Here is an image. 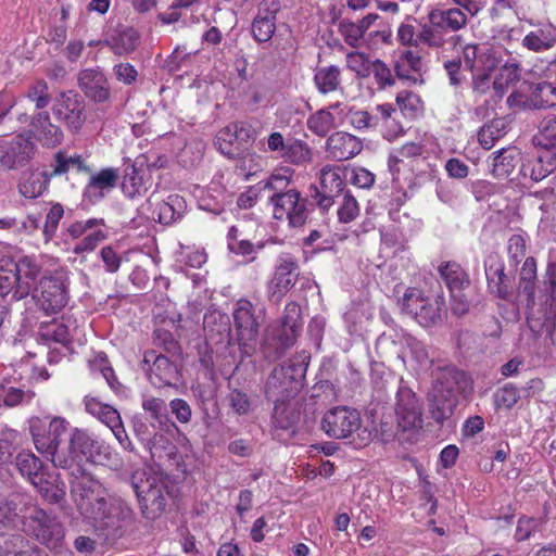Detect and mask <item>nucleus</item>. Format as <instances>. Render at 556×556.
<instances>
[{
  "label": "nucleus",
  "instance_id": "f257e3e1",
  "mask_svg": "<svg viewBox=\"0 0 556 556\" xmlns=\"http://www.w3.org/2000/svg\"><path fill=\"white\" fill-rule=\"evenodd\" d=\"M80 476L71 482V493L80 514L102 530H116L129 519L131 509L123 502L108 496L101 483L80 468Z\"/></svg>",
  "mask_w": 556,
  "mask_h": 556
},
{
  "label": "nucleus",
  "instance_id": "f03ea898",
  "mask_svg": "<svg viewBox=\"0 0 556 556\" xmlns=\"http://www.w3.org/2000/svg\"><path fill=\"white\" fill-rule=\"evenodd\" d=\"M470 389V379L464 371L452 367L439 369L429 400L431 418L442 425L454 414L459 397Z\"/></svg>",
  "mask_w": 556,
  "mask_h": 556
},
{
  "label": "nucleus",
  "instance_id": "7ed1b4c3",
  "mask_svg": "<svg viewBox=\"0 0 556 556\" xmlns=\"http://www.w3.org/2000/svg\"><path fill=\"white\" fill-rule=\"evenodd\" d=\"M290 177L273 174L264 180L263 189L271 191L269 203L273 205L274 218L288 219L290 226L301 227L305 224L308 210L307 200L296 189H288Z\"/></svg>",
  "mask_w": 556,
  "mask_h": 556
},
{
  "label": "nucleus",
  "instance_id": "20e7f679",
  "mask_svg": "<svg viewBox=\"0 0 556 556\" xmlns=\"http://www.w3.org/2000/svg\"><path fill=\"white\" fill-rule=\"evenodd\" d=\"M70 422L63 417H53L47 426L39 417L29 419V432L36 450L48 458L53 466L71 468V458L66 446H61L62 435Z\"/></svg>",
  "mask_w": 556,
  "mask_h": 556
},
{
  "label": "nucleus",
  "instance_id": "39448f33",
  "mask_svg": "<svg viewBox=\"0 0 556 556\" xmlns=\"http://www.w3.org/2000/svg\"><path fill=\"white\" fill-rule=\"evenodd\" d=\"M321 429L329 438L350 439L355 447H364L372 439L371 431L362 425L359 412L348 406H336L327 410L321 419Z\"/></svg>",
  "mask_w": 556,
  "mask_h": 556
},
{
  "label": "nucleus",
  "instance_id": "423d86ee",
  "mask_svg": "<svg viewBox=\"0 0 556 556\" xmlns=\"http://www.w3.org/2000/svg\"><path fill=\"white\" fill-rule=\"evenodd\" d=\"M18 513L23 514V529L26 534L34 536L50 549L62 547L64 528L55 517L33 504L30 498L18 509Z\"/></svg>",
  "mask_w": 556,
  "mask_h": 556
},
{
  "label": "nucleus",
  "instance_id": "0eeeda50",
  "mask_svg": "<svg viewBox=\"0 0 556 556\" xmlns=\"http://www.w3.org/2000/svg\"><path fill=\"white\" fill-rule=\"evenodd\" d=\"M307 365L303 361H290L276 367L265 386L268 401L293 400L303 388Z\"/></svg>",
  "mask_w": 556,
  "mask_h": 556
},
{
  "label": "nucleus",
  "instance_id": "6e6552de",
  "mask_svg": "<svg viewBox=\"0 0 556 556\" xmlns=\"http://www.w3.org/2000/svg\"><path fill=\"white\" fill-rule=\"evenodd\" d=\"M265 307L258 303H252L248 299H240L232 311L233 327L236 331L235 341L245 354L257 341L260 330L265 321Z\"/></svg>",
  "mask_w": 556,
  "mask_h": 556
},
{
  "label": "nucleus",
  "instance_id": "1a4fd4ad",
  "mask_svg": "<svg viewBox=\"0 0 556 556\" xmlns=\"http://www.w3.org/2000/svg\"><path fill=\"white\" fill-rule=\"evenodd\" d=\"M402 312L413 317L422 327L441 323L446 315L442 295H427L417 288H408L401 301Z\"/></svg>",
  "mask_w": 556,
  "mask_h": 556
},
{
  "label": "nucleus",
  "instance_id": "9d476101",
  "mask_svg": "<svg viewBox=\"0 0 556 556\" xmlns=\"http://www.w3.org/2000/svg\"><path fill=\"white\" fill-rule=\"evenodd\" d=\"M386 388L395 390L394 412L397 427L402 431L421 427V402L403 379L386 380Z\"/></svg>",
  "mask_w": 556,
  "mask_h": 556
},
{
  "label": "nucleus",
  "instance_id": "9b49d317",
  "mask_svg": "<svg viewBox=\"0 0 556 556\" xmlns=\"http://www.w3.org/2000/svg\"><path fill=\"white\" fill-rule=\"evenodd\" d=\"M438 269L450 290L453 314L465 315L469 311L473 291L468 274L456 262L442 263Z\"/></svg>",
  "mask_w": 556,
  "mask_h": 556
},
{
  "label": "nucleus",
  "instance_id": "f8f14e48",
  "mask_svg": "<svg viewBox=\"0 0 556 556\" xmlns=\"http://www.w3.org/2000/svg\"><path fill=\"white\" fill-rule=\"evenodd\" d=\"M132 488L138 497L142 515L153 520L162 515L166 507V485L156 475L132 478Z\"/></svg>",
  "mask_w": 556,
  "mask_h": 556
},
{
  "label": "nucleus",
  "instance_id": "ddd939ff",
  "mask_svg": "<svg viewBox=\"0 0 556 556\" xmlns=\"http://www.w3.org/2000/svg\"><path fill=\"white\" fill-rule=\"evenodd\" d=\"M516 268L506 269L505 263L497 252H491L484 258V273L488 288L496 298L511 300L516 290Z\"/></svg>",
  "mask_w": 556,
  "mask_h": 556
},
{
  "label": "nucleus",
  "instance_id": "4468645a",
  "mask_svg": "<svg viewBox=\"0 0 556 556\" xmlns=\"http://www.w3.org/2000/svg\"><path fill=\"white\" fill-rule=\"evenodd\" d=\"M35 291L34 298L47 315L62 311L70 299L67 279L63 275L42 277Z\"/></svg>",
  "mask_w": 556,
  "mask_h": 556
},
{
  "label": "nucleus",
  "instance_id": "2eb2a0df",
  "mask_svg": "<svg viewBox=\"0 0 556 556\" xmlns=\"http://www.w3.org/2000/svg\"><path fill=\"white\" fill-rule=\"evenodd\" d=\"M302 325L303 320L300 305L295 302L288 303L281 318L279 345L271 351L268 343H264L262 349L265 358L268 361H277L282 357L286 349L294 344L302 329Z\"/></svg>",
  "mask_w": 556,
  "mask_h": 556
},
{
  "label": "nucleus",
  "instance_id": "dca6fc26",
  "mask_svg": "<svg viewBox=\"0 0 556 556\" xmlns=\"http://www.w3.org/2000/svg\"><path fill=\"white\" fill-rule=\"evenodd\" d=\"M52 111L56 119L72 132H78L87 119L86 102L75 90L61 92Z\"/></svg>",
  "mask_w": 556,
  "mask_h": 556
},
{
  "label": "nucleus",
  "instance_id": "f3484780",
  "mask_svg": "<svg viewBox=\"0 0 556 556\" xmlns=\"http://www.w3.org/2000/svg\"><path fill=\"white\" fill-rule=\"evenodd\" d=\"M132 431L153 459H162L164 456L169 455L170 453L166 452L168 446L174 448L169 440L161 433L162 430L159 428V425L152 420L135 416L132 419Z\"/></svg>",
  "mask_w": 556,
  "mask_h": 556
},
{
  "label": "nucleus",
  "instance_id": "a211bd4d",
  "mask_svg": "<svg viewBox=\"0 0 556 556\" xmlns=\"http://www.w3.org/2000/svg\"><path fill=\"white\" fill-rule=\"evenodd\" d=\"M344 187V172L339 167L326 166L320 173V189L315 187L311 197L323 211H328L333 205L334 199L346 191Z\"/></svg>",
  "mask_w": 556,
  "mask_h": 556
},
{
  "label": "nucleus",
  "instance_id": "6ab92c4d",
  "mask_svg": "<svg viewBox=\"0 0 556 556\" xmlns=\"http://www.w3.org/2000/svg\"><path fill=\"white\" fill-rule=\"evenodd\" d=\"M35 143L17 135L11 140H0V167L15 169L25 166L34 156Z\"/></svg>",
  "mask_w": 556,
  "mask_h": 556
},
{
  "label": "nucleus",
  "instance_id": "aec40b11",
  "mask_svg": "<svg viewBox=\"0 0 556 556\" xmlns=\"http://www.w3.org/2000/svg\"><path fill=\"white\" fill-rule=\"evenodd\" d=\"M77 85L91 102L96 104L111 102V85L99 67L80 70L77 74Z\"/></svg>",
  "mask_w": 556,
  "mask_h": 556
},
{
  "label": "nucleus",
  "instance_id": "412c9836",
  "mask_svg": "<svg viewBox=\"0 0 556 556\" xmlns=\"http://www.w3.org/2000/svg\"><path fill=\"white\" fill-rule=\"evenodd\" d=\"M142 363L148 366L149 380L156 387L172 386L179 379L177 365L167 355L146 351Z\"/></svg>",
  "mask_w": 556,
  "mask_h": 556
},
{
  "label": "nucleus",
  "instance_id": "4be33fe9",
  "mask_svg": "<svg viewBox=\"0 0 556 556\" xmlns=\"http://www.w3.org/2000/svg\"><path fill=\"white\" fill-rule=\"evenodd\" d=\"M102 447V443L87 430L74 428L66 446L71 458V468L83 459L94 460L101 454Z\"/></svg>",
  "mask_w": 556,
  "mask_h": 556
},
{
  "label": "nucleus",
  "instance_id": "5701e85b",
  "mask_svg": "<svg viewBox=\"0 0 556 556\" xmlns=\"http://www.w3.org/2000/svg\"><path fill=\"white\" fill-rule=\"evenodd\" d=\"M279 0H262L257 15L254 17L251 29L253 38L262 43L268 42L276 30V15L280 11Z\"/></svg>",
  "mask_w": 556,
  "mask_h": 556
},
{
  "label": "nucleus",
  "instance_id": "b1692460",
  "mask_svg": "<svg viewBox=\"0 0 556 556\" xmlns=\"http://www.w3.org/2000/svg\"><path fill=\"white\" fill-rule=\"evenodd\" d=\"M207 343L219 348H228L235 341L228 315L219 311L208 312L203 320Z\"/></svg>",
  "mask_w": 556,
  "mask_h": 556
},
{
  "label": "nucleus",
  "instance_id": "393cba45",
  "mask_svg": "<svg viewBox=\"0 0 556 556\" xmlns=\"http://www.w3.org/2000/svg\"><path fill=\"white\" fill-rule=\"evenodd\" d=\"M538 280V263L533 256L525 258L519 273V279L516 283V290L519 296L525 298L526 307L529 314L533 315L539 303V296L535 295Z\"/></svg>",
  "mask_w": 556,
  "mask_h": 556
},
{
  "label": "nucleus",
  "instance_id": "a878e982",
  "mask_svg": "<svg viewBox=\"0 0 556 556\" xmlns=\"http://www.w3.org/2000/svg\"><path fill=\"white\" fill-rule=\"evenodd\" d=\"M328 156L336 161L353 159L363 150V142L359 138L346 131H336L326 141Z\"/></svg>",
  "mask_w": 556,
  "mask_h": 556
},
{
  "label": "nucleus",
  "instance_id": "bb28decb",
  "mask_svg": "<svg viewBox=\"0 0 556 556\" xmlns=\"http://www.w3.org/2000/svg\"><path fill=\"white\" fill-rule=\"evenodd\" d=\"M88 184L84 189V199L94 204L101 201L105 193L114 189L119 179V173L117 168L106 167L101 169L97 174L90 173Z\"/></svg>",
  "mask_w": 556,
  "mask_h": 556
},
{
  "label": "nucleus",
  "instance_id": "cd10ccee",
  "mask_svg": "<svg viewBox=\"0 0 556 556\" xmlns=\"http://www.w3.org/2000/svg\"><path fill=\"white\" fill-rule=\"evenodd\" d=\"M34 138L46 148H54L63 140V131L51 122L47 111L38 112L30 119Z\"/></svg>",
  "mask_w": 556,
  "mask_h": 556
},
{
  "label": "nucleus",
  "instance_id": "c85d7f7f",
  "mask_svg": "<svg viewBox=\"0 0 556 556\" xmlns=\"http://www.w3.org/2000/svg\"><path fill=\"white\" fill-rule=\"evenodd\" d=\"M522 162L521 152L515 148H503L492 153L491 175L496 179L509 178Z\"/></svg>",
  "mask_w": 556,
  "mask_h": 556
},
{
  "label": "nucleus",
  "instance_id": "c756f323",
  "mask_svg": "<svg viewBox=\"0 0 556 556\" xmlns=\"http://www.w3.org/2000/svg\"><path fill=\"white\" fill-rule=\"evenodd\" d=\"M15 467L34 486L42 484L49 473L42 460L30 451H21L15 457Z\"/></svg>",
  "mask_w": 556,
  "mask_h": 556
},
{
  "label": "nucleus",
  "instance_id": "7c9ffc66",
  "mask_svg": "<svg viewBox=\"0 0 556 556\" xmlns=\"http://www.w3.org/2000/svg\"><path fill=\"white\" fill-rule=\"evenodd\" d=\"M12 270L18 273V282H15L16 289H14L13 299L20 301L33 290L40 274V267L30 258L25 257L18 264L13 265Z\"/></svg>",
  "mask_w": 556,
  "mask_h": 556
},
{
  "label": "nucleus",
  "instance_id": "2f4dec72",
  "mask_svg": "<svg viewBox=\"0 0 556 556\" xmlns=\"http://www.w3.org/2000/svg\"><path fill=\"white\" fill-rule=\"evenodd\" d=\"M299 276V265L290 254H283L279 257L275 270L273 283L276 291L287 293L295 285Z\"/></svg>",
  "mask_w": 556,
  "mask_h": 556
},
{
  "label": "nucleus",
  "instance_id": "473e14b6",
  "mask_svg": "<svg viewBox=\"0 0 556 556\" xmlns=\"http://www.w3.org/2000/svg\"><path fill=\"white\" fill-rule=\"evenodd\" d=\"M53 177L54 175H51V172L31 170L24 173L18 181V192L26 199H37L48 190Z\"/></svg>",
  "mask_w": 556,
  "mask_h": 556
},
{
  "label": "nucleus",
  "instance_id": "72a5a7b5",
  "mask_svg": "<svg viewBox=\"0 0 556 556\" xmlns=\"http://www.w3.org/2000/svg\"><path fill=\"white\" fill-rule=\"evenodd\" d=\"M429 13L446 38L448 33H456L465 28L468 23L466 13L459 8L432 9Z\"/></svg>",
  "mask_w": 556,
  "mask_h": 556
},
{
  "label": "nucleus",
  "instance_id": "f704fd0d",
  "mask_svg": "<svg viewBox=\"0 0 556 556\" xmlns=\"http://www.w3.org/2000/svg\"><path fill=\"white\" fill-rule=\"evenodd\" d=\"M522 47L533 52L552 49L556 43V28L544 24L528 33L522 39Z\"/></svg>",
  "mask_w": 556,
  "mask_h": 556
},
{
  "label": "nucleus",
  "instance_id": "c9c22d12",
  "mask_svg": "<svg viewBox=\"0 0 556 556\" xmlns=\"http://www.w3.org/2000/svg\"><path fill=\"white\" fill-rule=\"evenodd\" d=\"M419 41H421V46H425L429 49H441L448 41L441 30L438 27L435 21L428 12V14L420 18L419 21Z\"/></svg>",
  "mask_w": 556,
  "mask_h": 556
},
{
  "label": "nucleus",
  "instance_id": "e433bc0d",
  "mask_svg": "<svg viewBox=\"0 0 556 556\" xmlns=\"http://www.w3.org/2000/svg\"><path fill=\"white\" fill-rule=\"evenodd\" d=\"M274 403V410L271 422L275 428L288 430L292 428L300 418V413L296 409V404L293 400L277 401Z\"/></svg>",
  "mask_w": 556,
  "mask_h": 556
},
{
  "label": "nucleus",
  "instance_id": "4c0bfd02",
  "mask_svg": "<svg viewBox=\"0 0 556 556\" xmlns=\"http://www.w3.org/2000/svg\"><path fill=\"white\" fill-rule=\"evenodd\" d=\"M314 84L323 94L342 89L340 68L337 65L318 67L314 75Z\"/></svg>",
  "mask_w": 556,
  "mask_h": 556
},
{
  "label": "nucleus",
  "instance_id": "58836bf2",
  "mask_svg": "<svg viewBox=\"0 0 556 556\" xmlns=\"http://www.w3.org/2000/svg\"><path fill=\"white\" fill-rule=\"evenodd\" d=\"M29 495L22 493H12L8 500H0V532L11 528L14 518L17 515L18 505H26Z\"/></svg>",
  "mask_w": 556,
  "mask_h": 556
},
{
  "label": "nucleus",
  "instance_id": "ea45409f",
  "mask_svg": "<svg viewBox=\"0 0 556 556\" xmlns=\"http://www.w3.org/2000/svg\"><path fill=\"white\" fill-rule=\"evenodd\" d=\"M71 168H75L78 173H91V167L86 163L85 159L79 155H66L65 152L59 151L54 155L51 175L62 176Z\"/></svg>",
  "mask_w": 556,
  "mask_h": 556
},
{
  "label": "nucleus",
  "instance_id": "a19ab883",
  "mask_svg": "<svg viewBox=\"0 0 556 556\" xmlns=\"http://www.w3.org/2000/svg\"><path fill=\"white\" fill-rule=\"evenodd\" d=\"M84 404L87 413L97 417L109 428L119 425L121 415L113 406L101 403L92 396H85Z\"/></svg>",
  "mask_w": 556,
  "mask_h": 556
},
{
  "label": "nucleus",
  "instance_id": "79ce46f5",
  "mask_svg": "<svg viewBox=\"0 0 556 556\" xmlns=\"http://www.w3.org/2000/svg\"><path fill=\"white\" fill-rule=\"evenodd\" d=\"M35 488L41 496L50 504H60L65 500L66 485L59 476L49 472L45 477L42 484H36Z\"/></svg>",
  "mask_w": 556,
  "mask_h": 556
},
{
  "label": "nucleus",
  "instance_id": "37998d69",
  "mask_svg": "<svg viewBox=\"0 0 556 556\" xmlns=\"http://www.w3.org/2000/svg\"><path fill=\"white\" fill-rule=\"evenodd\" d=\"M139 42V34L132 27H127L106 40L112 51L117 55H126L134 52Z\"/></svg>",
  "mask_w": 556,
  "mask_h": 556
},
{
  "label": "nucleus",
  "instance_id": "c03bdc74",
  "mask_svg": "<svg viewBox=\"0 0 556 556\" xmlns=\"http://www.w3.org/2000/svg\"><path fill=\"white\" fill-rule=\"evenodd\" d=\"M281 159L296 166H306L313 161V150L303 140H289L287 142L286 152H282Z\"/></svg>",
  "mask_w": 556,
  "mask_h": 556
},
{
  "label": "nucleus",
  "instance_id": "a18cd8bd",
  "mask_svg": "<svg viewBox=\"0 0 556 556\" xmlns=\"http://www.w3.org/2000/svg\"><path fill=\"white\" fill-rule=\"evenodd\" d=\"M547 176L546 169L542 168V165L539 164V160L535 155L533 157L522 160L516 177L510 180H516L522 186H528L529 182H539Z\"/></svg>",
  "mask_w": 556,
  "mask_h": 556
},
{
  "label": "nucleus",
  "instance_id": "49530a36",
  "mask_svg": "<svg viewBox=\"0 0 556 556\" xmlns=\"http://www.w3.org/2000/svg\"><path fill=\"white\" fill-rule=\"evenodd\" d=\"M215 146L218 151L230 159H239L242 156V148L237 141L231 124L220 129L215 137Z\"/></svg>",
  "mask_w": 556,
  "mask_h": 556
},
{
  "label": "nucleus",
  "instance_id": "de8ad7c7",
  "mask_svg": "<svg viewBox=\"0 0 556 556\" xmlns=\"http://www.w3.org/2000/svg\"><path fill=\"white\" fill-rule=\"evenodd\" d=\"M185 201L181 197L173 194L168 200L157 205V220L163 225H172L182 216Z\"/></svg>",
  "mask_w": 556,
  "mask_h": 556
},
{
  "label": "nucleus",
  "instance_id": "09e8293b",
  "mask_svg": "<svg viewBox=\"0 0 556 556\" xmlns=\"http://www.w3.org/2000/svg\"><path fill=\"white\" fill-rule=\"evenodd\" d=\"M35 392L30 389L24 390L15 387L0 384V407H15L30 403Z\"/></svg>",
  "mask_w": 556,
  "mask_h": 556
},
{
  "label": "nucleus",
  "instance_id": "8fccbe9b",
  "mask_svg": "<svg viewBox=\"0 0 556 556\" xmlns=\"http://www.w3.org/2000/svg\"><path fill=\"white\" fill-rule=\"evenodd\" d=\"M142 408L150 415V419L159 425L161 430L168 428L169 419L167 415V407L164 400L153 396H148L142 400Z\"/></svg>",
  "mask_w": 556,
  "mask_h": 556
},
{
  "label": "nucleus",
  "instance_id": "3c124183",
  "mask_svg": "<svg viewBox=\"0 0 556 556\" xmlns=\"http://www.w3.org/2000/svg\"><path fill=\"white\" fill-rule=\"evenodd\" d=\"M307 128L318 137H325L337 127L334 116L326 109H320L309 115L306 121Z\"/></svg>",
  "mask_w": 556,
  "mask_h": 556
},
{
  "label": "nucleus",
  "instance_id": "603ef678",
  "mask_svg": "<svg viewBox=\"0 0 556 556\" xmlns=\"http://www.w3.org/2000/svg\"><path fill=\"white\" fill-rule=\"evenodd\" d=\"M425 147L420 142H406L401 148L393 150L388 159V165L392 173H399V163L403 159H415L424 153Z\"/></svg>",
  "mask_w": 556,
  "mask_h": 556
},
{
  "label": "nucleus",
  "instance_id": "864d4df0",
  "mask_svg": "<svg viewBox=\"0 0 556 556\" xmlns=\"http://www.w3.org/2000/svg\"><path fill=\"white\" fill-rule=\"evenodd\" d=\"M89 367L93 372H100L113 391H122L123 386L117 380L114 369L104 353H98L93 359L89 361Z\"/></svg>",
  "mask_w": 556,
  "mask_h": 556
},
{
  "label": "nucleus",
  "instance_id": "5fc2aeb1",
  "mask_svg": "<svg viewBox=\"0 0 556 556\" xmlns=\"http://www.w3.org/2000/svg\"><path fill=\"white\" fill-rule=\"evenodd\" d=\"M531 96L533 97V108L556 105V85L548 81L530 85Z\"/></svg>",
  "mask_w": 556,
  "mask_h": 556
},
{
  "label": "nucleus",
  "instance_id": "6e6d98bb",
  "mask_svg": "<svg viewBox=\"0 0 556 556\" xmlns=\"http://www.w3.org/2000/svg\"><path fill=\"white\" fill-rule=\"evenodd\" d=\"M122 190L124 194L128 198L142 195L147 192L148 188L146 186L143 176L139 174L138 169L135 166H131L126 169L122 182Z\"/></svg>",
  "mask_w": 556,
  "mask_h": 556
},
{
  "label": "nucleus",
  "instance_id": "4d7b16f0",
  "mask_svg": "<svg viewBox=\"0 0 556 556\" xmlns=\"http://www.w3.org/2000/svg\"><path fill=\"white\" fill-rule=\"evenodd\" d=\"M539 147L556 148V115L549 114L540 124L539 132L533 137Z\"/></svg>",
  "mask_w": 556,
  "mask_h": 556
},
{
  "label": "nucleus",
  "instance_id": "13d9d810",
  "mask_svg": "<svg viewBox=\"0 0 556 556\" xmlns=\"http://www.w3.org/2000/svg\"><path fill=\"white\" fill-rule=\"evenodd\" d=\"M504 135L505 123L503 119L496 118L481 127L478 132V140L485 150H490Z\"/></svg>",
  "mask_w": 556,
  "mask_h": 556
},
{
  "label": "nucleus",
  "instance_id": "bf43d9fd",
  "mask_svg": "<svg viewBox=\"0 0 556 556\" xmlns=\"http://www.w3.org/2000/svg\"><path fill=\"white\" fill-rule=\"evenodd\" d=\"M231 126L236 135L237 141L239 142V146H241L243 150L241 161L245 162L247 157H250V160H252L254 154L250 153V150L255 140V130L250 124L244 122L232 123Z\"/></svg>",
  "mask_w": 556,
  "mask_h": 556
},
{
  "label": "nucleus",
  "instance_id": "052dcab7",
  "mask_svg": "<svg viewBox=\"0 0 556 556\" xmlns=\"http://www.w3.org/2000/svg\"><path fill=\"white\" fill-rule=\"evenodd\" d=\"M556 301V260H548L544 273L543 290L539 302L552 305Z\"/></svg>",
  "mask_w": 556,
  "mask_h": 556
},
{
  "label": "nucleus",
  "instance_id": "680f3d73",
  "mask_svg": "<svg viewBox=\"0 0 556 556\" xmlns=\"http://www.w3.org/2000/svg\"><path fill=\"white\" fill-rule=\"evenodd\" d=\"M508 266L516 268L526 258L527 241L521 235H513L507 241Z\"/></svg>",
  "mask_w": 556,
  "mask_h": 556
},
{
  "label": "nucleus",
  "instance_id": "e2e57ef3",
  "mask_svg": "<svg viewBox=\"0 0 556 556\" xmlns=\"http://www.w3.org/2000/svg\"><path fill=\"white\" fill-rule=\"evenodd\" d=\"M520 65L518 63H505L500 68L498 77L493 81V88L496 93L502 94L505 87L520 79Z\"/></svg>",
  "mask_w": 556,
  "mask_h": 556
},
{
  "label": "nucleus",
  "instance_id": "0e129e2a",
  "mask_svg": "<svg viewBox=\"0 0 556 556\" xmlns=\"http://www.w3.org/2000/svg\"><path fill=\"white\" fill-rule=\"evenodd\" d=\"M493 68L494 62L490 65L482 66L480 70L475 71V73H471V89L475 94L483 96L490 90L491 85L493 86L491 80V73Z\"/></svg>",
  "mask_w": 556,
  "mask_h": 556
},
{
  "label": "nucleus",
  "instance_id": "69168bd1",
  "mask_svg": "<svg viewBox=\"0 0 556 556\" xmlns=\"http://www.w3.org/2000/svg\"><path fill=\"white\" fill-rule=\"evenodd\" d=\"M153 344L172 357L178 356L181 352L179 342L174 338L172 332L166 329H156L153 332Z\"/></svg>",
  "mask_w": 556,
  "mask_h": 556
},
{
  "label": "nucleus",
  "instance_id": "338daca9",
  "mask_svg": "<svg viewBox=\"0 0 556 556\" xmlns=\"http://www.w3.org/2000/svg\"><path fill=\"white\" fill-rule=\"evenodd\" d=\"M26 98L35 103L37 110L45 109L51 101L48 84L43 79L35 81L28 87Z\"/></svg>",
  "mask_w": 556,
  "mask_h": 556
},
{
  "label": "nucleus",
  "instance_id": "774afa93",
  "mask_svg": "<svg viewBox=\"0 0 556 556\" xmlns=\"http://www.w3.org/2000/svg\"><path fill=\"white\" fill-rule=\"evenodd\" d=\"M342 203L338 208V217L341 223H351L359 215V206L350 190L342 194Z\"/></svg>",
  "mask_w": 556,
  "mask_h": 556
}]
</instances>
